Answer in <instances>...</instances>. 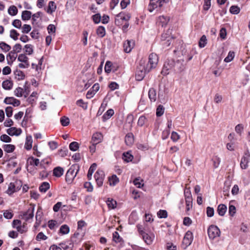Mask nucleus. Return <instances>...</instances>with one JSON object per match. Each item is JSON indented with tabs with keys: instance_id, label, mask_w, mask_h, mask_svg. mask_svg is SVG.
<instances>
[{
	"instance_id": "f257e3e1",
	"label": "nucleus",
	"mask_w": 250,
	"mask_h": 250,
	"mask_svg": "<svg viewBox=\"0 0 250 250\" xmlns=\"http://www.w3.org/2000/svg\"><path fill=\"white\" fill-rule=\"evenodd\" d=\"M146 66L144 62L141 61L139 65L137 66L135 74L136 80L138 81H141L143 80L146 73H148L151 69L147 68V65Z\"/></svg>"
},
{
	"instance_id": "f03ea898",
	"label": "nucleus",
	"mask_w": 250,
	"mask_h": 250,
	"mask_svg": "<svg viewBox=\"0 0 250 250\" xmlns=\"http://www.w3.org/2000/svg\"><path fill=\"white\" fill-rule=\"evenodd\" d=\"M169 64L171 65L172 71L176 73H180L182 72L185 68L184 64V61L183 59L176 60L168 59Z\"/></svg>"
},
{
	"instance_id": "7ed1b4c3",
	"label": "nucleus",
	"mask_w": 250,
	"mask_h": 250,
	"mask_svg": "<svg viewBox=\"0 0 250 250\" xmlns=\"http://www.w3.org/2000/svg\"><path fill=\"white\" fill-rule=\"evenodd\" d=\"M208 233L209 239L213 240L216 237L219 236L220 230L217 226L212 225L208 228Z\"/></svg>"
},
{
	"instance_id": "20e7f679",
	"label": "nucleus",
	"mask_w": 250,
	"mask_h": 250,
	"mask_svg": "<svg viewBox=\"0 0 250 250\" xmlns=\"http://www.w3.org/2000/svg\"><path fill=\"white\" fill-rule=\"evenodd\" d=\"M21 187V182L16 181L15 183H11L9 184L6 193L9 195H11L13 193L18 191Z\"/></svg>"
},
{
	"instance_id": "39448f33",
	"label": "nucleus",
	"mask_w": 250,
	"mask_h": 250,
	"mask_svg": "<svg viewBox=\"0 0 250 250\" xmlns=\"http://www.w3.org/2000/svg\"><path fill=\"white\" fill-rule=\"evenodd\" d=\"M104 176V171L102 170L98 169L95 173L94 178L98 187H101L103 186Z\"/></svg>"
},
{
	"instance_id": "423d86ee",
	"label": "nucleus",
	"mask_w": 250,
	"mask_h": 250,
	"mask_svg": "<svg viewBox=\"0 0 250 250\" xmlns=\"http://www.w3.org/2000/svg\"><path fill=\"white\" fill-rule=\"evenodd\" d=\"M34 207L31 206L26 211L22 212L21 214V218L25 221H29L32 220L34 216Z\"/></svg>"
},
{
	"instance_id": "0eeeda50",
	"label": "nucleus",
	"mask_w": 250,
	"mask_h": 250,
	"mask_svg": "<svg viewBox=\"0 0 250 250\" xmlns=\"http://www.w3.org/2000/svg\"><path fill=\"white\" fill-rule=\"evenodd\" d=\"M193 239V236L192 232L188 230L185 234L183 240V244L185 245V249H186L192 243Z\"/></svg>"
},
{
	"instance_id": "6e6552de",
	"label": "nucleus",
	"mask_w": 250,
	"mask_h": 250,
	"mask_svg": "<svg viewBox=\"0 0 250 250\" xmlns=\"http://www.w3.org/2000/svg\"><path fill=\"white\" fill-rule=\"evenodd\" d=\"M103 136L101 133L96 132L93 134L91 141V143L97 145L101 143L103 140Z\"/></svg>"
},
{
	"instance_id": "1a4fd4ad",
	"label": "nucleus",
	"mask_w": 250,
	"mask_h": 250,
	"mask_svg": "<svg viewBox=\"0 0 250 250\" xmlns=\"http://www.w3.org/2000/svg\"><path fill=\"white\" fill-rule=\"evenodd\" d=\"M142 239L147 245H151L154 238L153 234H148L146 232H144L141 235Z\"/></svg>"
},
{
	"instance_id": "9d476101",
	"label": "nucleus",
	"mask_w": 250,
	"mask_h": 250,
	"mask_svg": "<svg viewBox=\"0 0 250 250\" xmlns=\"http://www.w3.org/2000/svg\"><path fill=\"white\" fill-rule=\"evenodd\" d=\"M158 61V58L157 55L155 53H151L149 55L148 57V63H149L150 66V69L154 67V65H156Z\"/></svg>"
},
{
	"instance_id": "9b49d317",
	"label": "nucleus",
	"mask_w": 250,
	"mask_h": 250,
	"mask_svg": "<svg viewBox=\"0 0 250 250\" xmlns=\"http://www.w3.org/2000/svg\"><path fill=\"white\" fill-rule=\"evenodd\" d=\"M135 45L133 40H127L124 43V51L126 53H129Z\"/></svg>"
},
{
	"instance_id": "f8f14e48",
	"label": "nucleus",
	"mask_w": 250,
	"mask_h": 250,
	"mask_svg": "<svg viewBox=\"0 0 250 250\" xmlns=\"http://www.w3.org/2000/svg\"><path fill=\"white\" fill-rule=\"evenodd\" d=\"M74 173V170L69 169L65 175V181L68 184H71L77 173Z\"/></svg>"
},
{
	"instance_id": "ddd939ff",
	"label": "nucleus",
	"mask_w": 250,
	"mask_h": 250,
	"mask_svg": "<svg viewBox=\"0 0 250 250\" xmlns=\"http://www.w3.org/2000/svg\"><path fill=\"white\" fill-rule=\"evenodd\" d=\"M134 141V137L132 133L129 132L126 134L125 138V142L127 146H131L133 144Z\"/></svg>"
},
{
	"instance_id": "4468645a",
	"label": "nucleus",
	"mask_w": 250,
	"mask_h": 250,
	"mask_svg": "<svg viewBox=\"0 0 250 250\" xmlns=\"http://www.w3.org/2000/svg\"><path fill=\"white\" fill-rule=\"evenodd\" d=\"M169 70H172L171 65L169 64L168 60L164 63L163 69L161 71V74L164 76H166L169 73Z\"/></svg>"
},
{
	"instance_id": "2eb2a0df",
	"label": "nucleus",
	"mask_w": 250,
	"mask_h": 250,
	"mask_svg": "<svg viewBox=\"0 0 250 250\" xmlns=\"http://www.w3.org/2000/svg\"><path fill=\"white\" fill-rule=\"evenodd\" d=\"M4 102L6 104H13L15 106L20 104V101L13 97H6Z\"/></svg>"
},
{
	"instance_id": "dca6fc26",
	"label": "nucleus",
	"mask_w": 250,
	"mask_h": 250,
	"mask_svg": "<svg viewBox=\"0 0 250 250\" xmlns=\"http://www.w3.org/2000/svg\"><path fill=\"white\" fill-rule=\"evenodd\" d=\"M27 164L33 167H40L41 163L39 159L34 158L33 157H31L27 160Z\"/></svg>"
},
{
	"instance_id": "f3484780",
	"label": "nucleus",
	"mask_w": 250,
	"mask_h": 250,
	"mask_svg": "<svg viewBox=\"0 0 250 250\" xmlns=\"http://www.w3.org/2000/svg\"><path fill=\"white\" fill-rule=\"evenodd\" d=\"M7 133L10 136H18L21 134V130L20 128L12 127L7 130Z\"/></svg>"
},
{
	"instance_id": "a211bd4d",
	"label": "nucleus",
	"mask_w": 250,
	"mask_h": 250,
	"mask_svg": "<svg viewBox=\"0 0 250 250\" xmlns=\"http://www.w3.org/2000/svg\"><path fill=\"white\" fill-rule=\"evenodd\" d=\"M227 209V207L225 204H220L218 205L217 211L218 214L221 216H223L225 214Z\"/></svg>"
},
{
	"instance_id": "6ab92c4d",
	"label": "nucleus",
	"mask_w": 250,
	"mask_h": 250,
	"mask_svg": "<svg viewBox=\"0 0 250 250\" xmlns=\"http://www.w3.org/2000/svg\"><path fill=\"white\" fill-rule=\"evenodd\" d=\"M148 97L151 102H155L157 99L156 91L154 88H150L148 91Z\"/></svg>"
},
{
	"instance_id": "aec40b11",
	"label": "nucleus",
	"mask_w": 250,
	"mask_h": 250,
	"mask_svg": "<svg viewBox=\"0 0 250 250\" xmlns=\"http://www.w3.org/2000/svg\"><path fill=\"white\" fill-rule=\"evenodd\" d=\"M61 221L52 220L48 221V226L50 229H52L58 228L61 224Z\"/></svg>"
},
{
	"instance_id": "412c9836",
	"label": "nucleus",
	"mask_w": 250,
	"mask_h": 250,
	"mask_svg": "<svg viewBox=\"0 0 250 250\" xmlns=\"http://www.w3.org/2000/svg\"><path fill=\"white\" fill-rule=\"evenodd\" d=\"M122 158L126 163L131 162L133 159V156L130 151L125 152L123 153Z\"/></svg>"
},
{
	"instance_id": "4be33fe9",
	"label": "nucleus",
	"mask_w": 250,
	"mask_h": 250,
	"mask_svg": "<svg viewBox=\"0 0 250 250\" xmlns=\"http://www.w3.org/2000/svg\"><path fill=\"white\" fill-rule=\"evenodd\" d=\"M114 114V110L112 109H109L102 116L103 121H106L107 120L111 118Z\"/></svg>"
},
{
	"instance_id": "5701e85b",
	"label": "nucleus",
	"mask_w": 250,
	"mask_h": 250,
	"mask_svg": "<svg viewBox=\"0 0 250 250\" xmlns=\"http://www.w3.org/2000/svg\"><path fill=\"white\" fill-rule=\"evenodd\" d=\"M108 181L110 186H114L119 182V179L115 174H113L111 176L108 177Z\"/></svg>"
},
{
	"instance_id": "b1692460",
	"label": "nucleus",
	"mask_w": 250,
	"mask_h": 250,
	"mask_svg": "<svg viewBox=\"0 0 250 250\" xmlns=\"http://www.w3.org/2000/svg\"><path fill=\"white\" fill-rule=\"evenodd\" d=\"M106 203L109 208L115 209L117 207V202L113 199L107 198Z\"/></svg>"
},
{
	"instance_id": "393cba45",
	"label": "nucleus",
	"mask_w": 250,
	"mask_h": 250,
	"mask_svg": "<svg viewBox=\"0 0 250 250\" xmlns=\"http://www.w3.org/2000/svg\"><path fill=\"white\" fill-rule=\"evenodd\" d=\"M97 164L96 163H93L90 167L88 173H87V178L89 180H90L92 178V175L94 171L96 170L97 167Z\"/></svg>"
},
{
	"instance_id": "a878e982",
	"label": "nucleus",
	"mask_w": 250,
	"mask_h": 250,
	"mask_svg": "<svg viewBox=\"0 0 250 250\" xmlns=\"http://www.w3.org/2000/svg\"><path fill=\"white\" fill-rule=\"evenodd\" d=\"M17 57V55L16 54V53L13 52V51H11L7 56V60H9V61H8V63L9 64H11L16 59Z\"/></svg>"
},
{
	"instance_id": "bb28decb",
	"label": "nucleus",
	"mask_w": 250,
	"mask_h": 250,
	"mask_svg": "<svg viewBox=\"0 0 250 250\" xmlns=\"http://www.w3.org/2000/svg\"><path fill=\"white\" fill-rule=\"evenodd\" d=\"M117 18H120L121 21H128L131 18L130 14H127L126 16L125 15L124 12H121L116 15Z\"/></svg>"
},
{
	"instance_id": "cd10ccee",
	"label": "nucleus",
	"mask_w": 250,
	"mask_h": 250,
	"mask_svg": "<svg viewBox=\"0 0 250 250\" xmlns=\"http://www.w3.org/2000/svg\"><path fill=\"white\" fill-rule=\"evenodd\" d=\"M13 82L9 80L3 81L2 83V87L6 90L11 89L13 86Z\"/></svg>"
},
{
	"instance_id": "c85d7f7f",
	"label": "nucleus",
	"mask_w": 250,
	"mask_h": 250,
	"mask_svg": "<svg viewBox=\"0 0 250 250\" xmlns=\"http://www.w3.org/2000/svg\"><path fill=\"white\" fill-rule=\"evenodd\" d=\"M230 182L229 181H225L223 188V193L225 196H229V189L230 187Z\"/></svg>"
},
{
	"instance_id": "c756f323",
	"label": "nucleus",
	"mask_w": 250,
	"mask_h": 250,
	"mask_svg": "<svg viewBox=\"0 0 250 250\" xmlns=\"http://www.w3.org/2000/svg\"><path fill=\"white\" fill-rule=\"evenodd\" d=\"M250 158L243 156L240 162V166L242 169H246L248 167V164L249 162Z\"/></svg>"
},
{
	"instance_id": "7c9ffc66",
	"label": "nucleus",
	"mask_w": 250,
	"mask_h": 250,
	"mask_svg": "<svg viewBox=\"0 0 250 250\" xmlns=\"http://www.w3.org/2000/svg\"><path fill=\"white\" fill-rule=\"evenodd\" d=\"M158 99L160 103H165L166 102L165 96V89L162 90L159 87L158 91Z\"/></svg>"
},
{
	"instance_id": "2f4dec72",
	"label": "nucleus",
	"mask_w": 250,
	"mask_h": 250,
	"mask_svg": "<svg viewBox=\"0 0 250 250\" xmlns=\"http://www.w3.org/2000/svg\"><path fill=\"white\" fill-rule=\"evenodd\" d=\"M96 33L100 38H103L105 35V29L103 26H99L97 30Z\"/></svg>"
},
{
	"instance_id": "473e14b6",
	"label": "nucleus",
	"mask_w": 250,
	"mask_h": 250,
	"mask_svg": "<svg viewBox=\"0 0 250 250\" xmlns=\"http://www.w3.org/2000/svg\"><path fill=\"white\" fill-rule=\"evenodd\" d=\"M113 241L116 243L124 242L123 239L120 237L117 231H114L113 233Z\"/></svg>"
},
{
	"instance_id": "72a5a7b5",
	"label": "nucleus",
	"mask_w": 250,
	"mask_h": 250,
	"mask_svg": "<svg viewBox=\"0 0 250 250\" xmlns=\"http://www.w3.org/2000/svg\"><path fill=\"white\" fill-rule=\"evenodd\" d=\"M113 69V63L111 62L107 61L105 62L104 66V71L106 73L108 74L111 72Z\"/></svg>"
},
{
	"instance_id": "f704fd0d",
	"label": "nucleus",
	"mask_w": 250,
	"mask_h": 250,
	"mask_svg": "<svg viewBox=\"0 0 250 250\" xmlns=\"http://www.w3.org/2000/svg\"><path fill=\"white\" fill-rule=\"evenodd\" d=\"M15 78L18 80H21L24 78L25 75L24 73L20 70H16L14 72Z\"/></svg>"
},
{
	"instance_id": "c9c22d12",
	"label": "nucleus",
	"mask_w": 250,
	"mask_h": 250,
	"mask_svg": "<svg viewBox=\"0 0 250 250\" xmlns=\"http://www.w3.org/2000/svg\"><path fill=\"white\" fill-rule=\"evenodd\" d=\"M164 111H165V108L164 107V106L161 104L159 105L156 108V116L158 117H160L162 116L163 115V114L164 113Z\"/></svg>"
},
{
	"instance_id": "e433bc0d",
	"label": "nucleus",
	"mask_w": 250,
	"mask_h": 250,
	"mask_svg": "<svg viewBox=\"0 0 250 250\" xmlns=\"http://www.w3.org/2000/svg\"><path fill=\"white\" fill-rule=\"evenodd\" d=\"M32 16V13L29 11L25 10L22 13L21 18L23 21L29 20Z\"/></svg>"
},
{
	"instance_id": "4c0bfd02",
	"label": "nucleus",
	"mask_w": 250,
	"mask_h": 250,
	"mask_svg": "<svg viewBox=\"0 0 250 250\" xmlns=\"http://www.w3.org/2000/svg\"><path fill=\"white\" fill-rule=\"evenodd\" d=\"M207 43V39L205 35H203L199 40L198 45L200 48L204 47Z\"/></svg>"
},
{
	"instance_id": "58836bf2",
	"label": "nucleus",
	"mask_w": 250,
	"mask_h": 250,
	"mask_svg": "<svg viewBox=\"0 0 250 250\" xmlns=\"http://www.w3.org/2000/svg\"><path fill=\"white\" fill-rule=\"evenodd\" d=\"M3 148L5 152L7 153H11L15 150V147L13 145L8 144L4 145L3 146Z\"/></svg>"
},
{
	"instance_id": "ea45409f",
	"label": "nucleus",
	"mask_w": 250,
	"mask_h": 250,
	"mask_svg": "<svg viewBox=\"0 0 250 250\" xmlns=\"http://www.w3.org/2000/svg\"><path fill=\"white\" fill-rule=\"evenodd\" d=\"M76 104L77 105L82 107L84 110H86L87 109V103L84 102L82 99H80L77 101Z\"/></svg>"
},
{
	"instance_id": "a19ab883",
	"label": "nucleus",
	"mask_w": 250,
	"mask_h": 250,
	"mask_svg": "<svg viewBox=\"0 0 250 250\" xmlns=\"http://www.w3.org/2000/svg\"><path fill=\"white\" fill-rule=\"evenodd\" d=\"M56 9V5L53 1H50L48 3V6L46 10L48 13L51 14Z\"/></svg>"
},
{
	"instance_id": "79ce46f5",
	"label": "nucleus",
	"mask_w": 250,
	"mask_h": 250,
	"mask_svg": "<svg viewBox=\"0 0 250 250\" xmlns=\"http://www.w3.org/2000/svg\"><path fill=\"white\" fill-rule=\"evenodd\" d=\"M18 61L24 63H29L28 57L23 54H21L19 55Z\"/></svg>"
},
{
	"instance_id": "37998d69",
	"label": "nucleus",
	"mask_w": 250,
	"mask_h": 250,
	"mask_svg": "<svg viewBox=\"0 0 250 250\" xmlns=\"http://www.w3.org/2000/svg\"><path fill=\"white\" fill-rule=\"evenodd\" d=\"M32 140L31 136L27 137L26 143L24 147L27 150H29L32 148Z\"/></svg>"
},
{
	"instance_id": "c03bdc74",
	"label": "nucleus",
	"mask_w": 250,
	"mask_h": 250,
	"mask_svg": "<svg viewBox=\"0 0 250 250\" xmlns=\"http://www.w3.org/2000/svg\"><path fill=\"white\" fill-rule=\"evenodd\" d=\"M50 188L49 184L47 182H43L40 187L41 192H45Z\"/></svg>"
},
{
	"instance_id": "a18cd8bd",
	"label": "nucleus",
	"mask_w": 250,
	"mask_h": 250,
	"mask_svg": "<svg viewBox=\"0 0 250 250\" xmlns=\"http://www.w3.org/2000/svg\"><path fill=\"white\" fill-rule=\"evenodd\" d=\"M229 12L231 14L237 15L240 12V9L237 5H232L229 9Z\"/></svg>"
},
{
	"instance_id": "49530a36",
	"label": "nucleus",
	"mask_w": 250,
	"mask_h": 250,
	"mask_svg": "<svg viewBox=\"0 0 250 250\" xmlns=\"http://www.w3.org/2000/svg\"><path fill=\"white\" fill-rule=\"evenodd\" d=\"M101 16L100 13H96L91 17V19L95 24H98L101 21Z\"/></svg>"
},
{
	"instance_id": "de8ad7c7",
	"label": "nucleus",
	"mask_w": 250,
	"mask_h": 250,
	"mask_svg": "<svg viewBox=\"0 0 250 250\" xmlns=\"http://www.w3.org/2000/svg\"><path fill=\"white\" fill-rule=\"evenodd\" d=\"M134 119V116L132 114H128L126 117V123L130 125V129L132 128Z\"/></svg>"
},
{
	"instance_id": "09e8293b",
	"label": "nucleus",
	"mask_w": 250,
	"mask_h": 250,
	"mask_svg": "<svg viewBox=\"0 0 250 250\" xmlns=\"http://www.w3.org/2000/svg\"><path fill=\"white\" fill-rule=\"evenodd\" d=\"M41 218L42 212L40 211H39V210H38L36 215V222L35 223V225L34 226L35 227H37L40 225V223L41 222Z\"/></svg>"
},
{
	"instance_id": "8fccbe9b",
	"label": "nucleus",
	"mask_w": 250,
	"mask_h": 250,
	"mask_svg": "<svg viewBox=\"0 0 250 250\" xmlns=\"http://www.w3.org/2000/svg\"><path fill=\"white\" fill-rule=\"evenodd\" d=\"M235 56V53L233 51H229L227 57L224 59V62H230L234 58Z\"/></svg>"
},
{
	"instance_id": "3c124183",
	"label": "nucleus",
	"mask_w": 250,
	"mask_h": 250,
	"mask_svg": "<svg viewBox=\"0 0 250 250\" xmlns=\"http://www.w3.org/2000/svg\"><path fill=\"white\" fill-rule=\"evenodd\" d=\"M38 169L41 170L40 173L42 178L47 177L48 172L44 168L42 162L41 163L40 165V167H39Z\"/></svg>"
},
{
	"instance_id": "603ef678",
	"label": "nucleus",
	"mask_w": 250,
	"mask_h": 250,
	"mask_svg": "<svg viewBox=\"0 0 250 250\" xmlns=\"http://www.w3.org/2000/svg\"><path fill=\"white\" fill-rule=\"evenodd\" d=\"M8 13L11 16H15L18 13V9L16 6L12 5L10 6L8 10Z\"/></svg>"
},
{
	"instance_id": "864d4df0",
	"label": "nucleus",
	"mask_w": 250,
	"mask_h": 250,
	"mask_svg": "<svg viewBox=\"0 0 250 250\" xmlns=\"http://www.w3.org/2000/svg\"><path fill=\"white\" fill-rule=\"evenodd\" d=\"M186 210L188 211L192 207V198H186Z\"/></svg>"
},
{
	"instance_id": "5fc2aeb1",
	"label": "nucleus",
	"mask_w": 250,
	"mask_h": 250,
	"mask_svg": "<svg viewBox=\"0 0 250 250\" xmlns=\"http://www.w3.org/2000/svg\"><path fill=\"white\" fill-rule=\"evenodd\" d=\"M69 147L71 151H75L79 148V145L76 142H73L69 144Z\"/></svg>"
},
{
	"instance_id": "6e6d98bb",
	"label": "nucleus",
	"mask_w": 250,
	"mask_h": 250,
	"mask_svg": "<svg viewBox=\"0 0 250 250\" xmlns=\"http://www.w3.org/2000/svg\"><path fill=\"white\" fill-rule=\"evenodd\" d=\"M0 48L5 52L9 51L11 49V46L4 42L0 43Z\"/></svg>"
},
{
	"instance_id": "4d7b16f0",
	"label": "nucleus",
	"mask_w": 250,
	"mask_h": 250,
	"mask_svg": "<svg viewBox=\"0 0 250 250\" xmlns=\"http://www.w3.org/2000/svg\"><path fill=\"white\" fill-rule=\"evenodd\" d=\"M157 216L159 218H166L167 217V212L166 210L160 209L157 212Z\"/></svg>"
},
{
	"instance_id": "13d9d810",
	"label": "nucleus",
	"mask_w": 250,
	"mask_h": 250,
	"mask_svg": "<svg viewBox=\"0 0 250 250\" xmlns=\"http://www.w3.org/2000/svg\"><path fill=\"white\" fill-rule=\"evenodd\" d=\"M62 167H58L54 169L53 174L56 177H60L62 175Z\"/></svg>"
},
{
	"instance_id": "bf43d9fd",
	"label": "nucleus",
	"mask_w": 250,
	"mask_h": 250,
	"mask_svg": "<svg viewBox=\"0 0 250 250\" xmlns=\"http://www.w3.org/2000/svg\"><path fill=\"white\" fill-rule=\"evenodd\" d=\"M175 39L173 36H171V37H168L167 40L162 42V44L164 47H167L170 45L171 44L172 41Z\"/></svg>"
},
{
	"instance_id": "052dcab7",
	"label": "nucleus",
	"mask_w": 250,
	"mask_h": 250,
	"mask_svg": "<svg viewBox=\"0 0 250 250\" xmlns=\"http://www.w3.org/2000/svg\"><path fill=\"white\" fill-rule=\"evenodd\" d=\"M236 207L232 205L229 204V215L233 217L236 213Z\"/></svg>"
},
{
	"instance_id": "680f3d73",
	"label": "nucleus",
	"mask_w": 250,
	"mask_h": 250,
	"mask_svg": "<svg viewBox=\"0 0 250 250\" xmlns=\"http://www.w3.org/2000/svg\"><path fill=\"white\" fill-rule=\"evenodd\" d=\"M146 120L147 119L145 116H141L139 118L137 124L140 126H143L145 124Z\"/></svg>"
},
{
	"instance_id": "e2e57ef3",
	"label": "nucleus",
	"mask_w": 250,
	"mask_h": 250,
	"mask_svg": "<svg viewBox=\"0 0 250 250\" xmlns=\"http://www.w3.org/2000/svg\"><path fill=\"white\" fill-rule=\"evenodd\" d=\"M212 161H213L214 167L215 168H217L220 164V158L217 156L213 157L212 158Z\"/></svg>"
},
{
	"instance_id": "0e129e2a",
	"label": "nucleus",
	"mask_w": 250,
	"mask_h": 250,
	"mask_svg": "<svg viewBox=\"0 0 250 250\" xmlns=\"http://www.w3.org/2000/svg\"><path fill=\"white\" fill-rule=\"evenodd\" d=\"M219 36L222 40H225L227 36V30L225 27H222L220 30Z\"/></svg>"
},
{
	"instance_id": "69168bd1",
	"label": "nucleus",
	"mask_w": 250,
	"mask_h": 250,
	"mask_svg": "<svg viewBox=\"0 0 250 250\" xmlns=\"http://www.w3.org/2000/svg\"><path fill=\"white\" fill-rule=\"evenodd\" d=\"M25 51L28 55H31L33 53V49L31 44H26L24 46Z\"/></svg>"
},
{
	"instance_id": "338daca9",
	"label": "nucleus",
	"mask_w": 250,
	"mask_h": 250,
	"mask_svg": "<svg viewBox=\"0 0 250 250\" xmlns=\"http://www.w3.org/2000/svg\"><path fill=\"white\" fill-rule=\"evenodd\" d=\"M214 214V208L210 207H208L207 208V215L208 217H211L213 216Z\"/></svg>"
},
{
	"instance_id": "774afa93",
	"label": "nucleus",
	"mask_w": 250,
	"mask_h": 250,
	"mask_svg": "<svg viewBox=\"0 0 250 250\" xmlns=\"http://www.w3.org/2000/svg\"><path fill=\"white\" fill-rule=\"evenodd\" d=\"M0 140L2 142L9 143L11 141V138L6 134H3L0 137Z\"/></svg>"
}]
</instances>
